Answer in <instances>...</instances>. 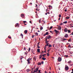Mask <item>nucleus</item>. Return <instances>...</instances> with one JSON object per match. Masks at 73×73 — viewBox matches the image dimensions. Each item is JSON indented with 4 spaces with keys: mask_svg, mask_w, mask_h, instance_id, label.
I'll return each mask as SVG.
<instances>
[{
    "mask_svg": "<svg viewBox=\"0 0 73 73\" xmlns=\"http://www.w3.org/2000/svg\"><path fill=\"white\" fill-rule=\"evenodd\" d=\"M31 60V58H29L27 60V61L28 62L27 64H30V61Z\"/></svg>",
    "mask_w": 73,
    "mask_h": 73,
    "instance_id": "f257e3e1",
    "label": "nucleus"
},
{
    "mask_svg": "<svg viewBox=\"0 0 73 73\" xmlns=\"http://www.w3.org/2000/svg\"><path fill=\"white\" fill-rule=\"evenodd\" d=\"M46 38H47V39H50L51 38V36L50 35H48L46 37Z\"/></svg>",
    "mask_w": 73,
    "mask_h": 73,
    "instance_id": "f03ea898",
    "label": "nucleus"
},
{
    "mask_svg": "<svg viewBox=\"0 0 73 73\" xmlns=\"http://www.w3.org/2000/svg\"><path fill=\"white\" fill-rule=\"evenodd\" d=\"M38 70V68L37 67L34 70V72L35 73H36V72H37Z\"/></svg>",
    "mask_w": 73,
    "mask_h": 73,
    "instance_id": "7ed1b4c3",
    "label": "nucleus"
},
{
    "mask_svg": "<svg viewBox=\"0 0 73 73\" xmlns=\"http://www.w3.org/2000/svg\"><path fill=\"white\" fill-rule=\"evenodd\" d=\"M58 60L59 62H61V60H62V59L61 57H59L58 59Z\"/></svg>",
    "mask_w": 73,
    "mask_h": 73,
    "instance_id": "20e7f679",
    "label": "nucleus"
},
{
    "mask_svg": "<svg viewBox=\"0 0 73 73\" xmlns=\"http://www.w3.org/2000/svg\"><path fill=\"white\" fill-rule=\"evenodd\" d=\"M64 31L65 32H68V29L66 28H64Z\"/></svg>",
    "mask_w": 73,
    "mask_h": 73,
    "instance_id": "39448f33",
    "label": "nucleus"
},
{
    "mask_svg": "<svg viewBox=\"0 0 73 73\" xmlns=\"http://www.w3.org/2000/svg\"><path fill=\"white\" fill-rule=\"evenodd\" d=\"M65 69L66 70H68L69 69V67L68 66H65Z\"/></svg>",
    "mask_w": 73,
    "mask_h": 73,
    "instance_id": "423d86ee",
    "label": "nucleus"
},
{
    "mask_svg": "<svg viewBox=\"0 0 73 73\" xmlns=\"http://www.w3.org/2000/svg\"><path fill=\"white\" fill-rule=\"evenodd\" d=\"M68 35L67 34H66L65 35H64V37L66 38H67V37H68Z\"/></svg>",
    "mask_w": 73,
    "mask_h": 73,
    "instance_id": "0eeeda50",
    "label": "nucleus"
},
{
    "mask_svg": "<svg viewBox=\"0 0 73 73\" xmlns=\"http://www.w3.org/2000/svg\"><path fill=\"white\" fill-rule=\"evenodd\" d=\"M21 17L23 18V17H24V15L23 14H22L21 15Z\"/></svg>",
    "mask_w": 73,
    "mask_h": 73,
    "instance_id": "6e6552de",
    "label": "nucleus"
},
{
    "mask_svg": "<svg viewBox=\"0 0 73 73\" xmlns=\"http://www.w3.org/2000/svg\"><path fill=\"white\" fill-rule=\"evenodd\" d=\"M48 34H49V33H48V32H47L46 33V34H44V35H43V36H45L46 35H48Z\"/></svg>",
    "mask_w": 73,
    "mask_h": 73,
    "instance_id": "1a4fd4ad",
    "label": "nucleus"
},
{
    "mask_svg": "<svg viewBox=\"0 0 73 73\" xmlns=\"http://www.w3.org/2000/svg\"><path fill=\"white\" fill-rule=\"evenodd\" d=\"M27 32H28V31L27 30H26L24 31V33L25 34H27Z\"/></svg>",
    "mask_w": 73,
    "mask_h": 73,
    "instance_id": "9d476101",
    "label": "nucleus"
},
{
    "mask_svg": "<svg viewBox=\"0 0 73 73\" xmlns=\"http://www.w3.org/2000/svg\"><path fill=\"white\" fill-rule=\"evenodd\" d=\"M58 30H61V26H59L58 27Z\"/></svg>",
    "mask_w": 73,
    "mask_h": 73,
    "instance_id": "9b49d317",
    "label": "nucleus"
},
{
    "mask_svg": "<svg viewBox=\"0 0 73 73\" xmlns=\"http://www.w3.org/2000/svg\"><path fill=\"white\" fill-rule=\"evenodd\" d=\"M54 31H55V33H58V31H57V30H56V29L54 30Z\"/></svg>",
    "mask_w": 73,
    "mask_h": 73,
    "instance_id": "f8f14e48",
    "label": "nucleus"
},
{
    "mask_svg": "<svg viewBox=\"0 0 73 73\" xmlns=\"http://www.w3.org/2000/svg\"><path fill=\"white\" fill-rule=\"evenodd\" d=\"M37 50L38 51V53H39V52H40V49H37Z\"/></svg>",
    "mask_w": 73,
    "mask_h": 73,
    "instance_id": "ddd939ff",
    "label": "nucleus"
},
{
    "mask_svg": "<svg viewBox=\"0 0 73 73\" xmlns=\"http://www.w3.org/2000/svg\"><path fill=\"white\" fill-rule=\"evenodd\" d=\"M42 57V55L40 54L39 56V59H41V57Z\"/></svg>",
    "mask_w": 73,
    "mask_h": 73,
    "instance_id": "4468645a",
    "label": "nucleus"
},
{
    "mask_svg": "<svg viewBox=\"0 0 73 73\" xmlns=\"http://www.w3.org/2000/svg\"><path fill=\"white\" fill-rule=\"evenodd\" d=\"M27 72H29V71H31V70L29 69H28L27 70Z\"/></svg>",
    "mask_w": 73,
    "mask_h": 73,
    "instance_id": "2eb2a0df",
    "label": "nucleus"
},
{
    "mask_svg": "<svg viewBox=\"0 0 73 73\" xmlns=\"http://www.w3.org/2000/svg\"><path fill=\"white\" fill-rule=\"evenodd\" d=\"M42 59L43 60H46V58L44 57H43L42 58Z\"/></svg>",
    "mask_w": 73,
    "mask_h": 73,
    "instance_id": "dca6fc26",
    "label": "nucleus"
},
{
    "mask_svg": "<svg viewBox=\"0 0 73 73\" xmlns=\"http://www.w3.org/2000/svg\"><path fill=\"white\" fill-rule=\"evenodd\" d=\"M68 64H71V61H69L68 62Z\"/></svg>",
    "mask_w": 73,
    "mask_h": 73,
    "instance_id": "f3484780",
    "label": "nucleus"
},
{
    "mask_svg": "<svg viewBox=\"0 0 73 73\" xmlns=\"http://www.w3.org/2000/svg\"><path fill=\"white\" fill-rule=\"evenodd\" d=\"M43 29V27H40V30H42V29Z\"/></svg>",
    "mask_w": 73,
    "mask_h": 73,
    "instance_id": "a211bd4d",
    "label": "nucleus"
},
{
    "mask_svg": "<svg viewBox=\"0 0 73 73\" xmlns=\"http://www.w3.org/2000/svg\"><path fill=\"white\" fill-rule=\"evenodd\" d=\"M35 34L36 35V36H38V34L37 33H36Z\"/></svg>",
    "mask_w": 73,
    "mask_h": 73,
    "instance_id": "6ab92c4d",
    "label": "nucleus"
},
{
    "mask_svg": "<svg viewBox=\"0 0 73 73\" xmlns=\"http://www.w3.org/2000/svg\"><path fill=\"white\" fill-rule=\"evenodd\" d=\"M47 11H48V10L47 9L46 10V12L47 13H48V14H50V13H49V12H47Z\"/></svg>",
    "mask_w": 73,
    "mask_h": 73,
    "instance_id": "aec40b11",
    "label": "nucleus"
},
{
    "mask_svg": "<svg viewBox=\"0 0 73 73\" xmlns=\"http://www.w3.org/2000/svg\"><path fill=\"white\" fill-rule=\"evenodd\" d=\"M70 26L71 27H73V24H70Z\"/></svg>",
    "mask_w": 73,
    "mask_h": 73,
    "instance_id": "412c9836",
    "label": "nucleus"
},
{
    "mask_svg": "<svg viewBox=\"0 0 73 73\" xmlns=\"http://www.w3.org/2000/svg\"><path fill=\"white\" fill-rule=\"evenodd\" d=\"M41 63L39 62L38 63V65H41Z\"/></svg>",
    "mask_w": 73,
    "mask_h": 73,
    "instance_id": "4be33fe9",
    "label": "nucleus"
},
{
    "mask_svg": "<svg viewBox=\"0 0 73 73\" xmlns=\"http://www.w3.org/2000/svg\"><path fill=\"white\" fill-rule=\"evenodd\" d=\"M67 21H66L65 22H63V23H64V24H67Z\"/></svg>",
    "mask_w": 73,
    "mask_h": 73,
    "instance_id": "5701e85b",
    "label": "nucleus"
},
{
    "mask_svg": "<svg viewBox=\"0 0 73 73\" xmlns=\"http://www.w3.org/2000/svg\"><path fill=\"white\" fill-rule=\"evenodd\" d=\"M69 18H70V17H66V19H69Z\"/></svg>",
    "mask_w": 73,
    "mask_h": 73,
    "instance_id": "b1692460",
    "label": "nucleus"
},
{
    "mask_svg": "<svg viewBox=\"0 0 73 73\" xmlns=\"http://www.w3.org/2000/svg\"><path fill=\"white\" fill-rule=\"evenodd\" d=\"M30 50H31V48H29L28 50V51L29 52H30Z\"/></svg>",
    "mask_w": 73,
    "mask_h": 73,
    "instance_id": "393cba45",
    "label": "nucleus"
},
{
    "mask_svg": "<svg viewBox=\"0 0 73 73\" xmlns=\"http://www.w3.org/2000/svg\"><path fill=\"white\" fill-rule=\"evenodd\" d=\"M51 49V48H50L49 50H48V52H49L50 51V50Z\"/></svg>",
    "mask_w": 73,
    "mask_h": 73,
    "instance_id": "a878e982",
    "label": "nucleus"
},
{
    "mask_svg": "<svg viewBox=\"0 0 73 73\" xmlns=\"http://www.w3.org/2000/svg\"><path fill=\"white\" fill-rule=\"evenodd\" d=\"M48 47H52V45L51 44H49Z\"/></svg>",
    "mask_w": 73,
    "mask_h": 73,
    "instance_id": "bb28decb",
    "label": "nucleus"
},
{
    "mask_svg": "<svg viewBox=\"0 0 73 73\" xmlns=\"http://www.w3.org/2000/svg\"><path fill=\"white\" fill-rule=\"evenodd\" d=\"M31 52H32V53H33V49H32L31 50Z\"/></svg>",
    "mask_w": 73,
    "mask_h": 73,
    "instance_id": "cd10ccee",
    "label": "nucleus"
},
{
    "mask_svg": "<svg viewBox=\"0 0 73 73\" xmlns=\"http://www.w3.org/2000/svg\"><path fill=\"white\" fill-rule=\"evenodd\" d=\"M59 17H61V14H59Z\"/></svg>",
    "mask_w": 73,
    "mask_h": 73,
    "instance_id": "c85d7f7f",
    "label": "nucleus"
},
{
    "mask_svg": "<svg viewBox=\"0 0 73 73\" xmlns=\"http://www.w3.org/2000/svg\"><path fill=\"white\" fill-rule=\"evenodd\" d=\"M46 54H43L42 56H43V57H45V56H46Z\"/></svg>",
    "mask_w": 73,
    "mask_h": 73,
    "instance_id": "c756f323",
    "label": "nucleus"
},
{
    "mask_svg": "<svg viewBox=\"0 0 73 73\" xmlns=\"http://www.w3.org/2000/svg\"><path fill=\"white\" fill-rule=\"evenodd\" d=\"M33 58H34V60H35V61H36V58H35V57H34Z\"/></svg>",
    "mask_w": 73,
    "mask_h": 73,
    "instance_id": "7c9ffc66",
    "label": "nucleus"
},
{
    "mask_svg": "<svg viewBox=\"0 0 73 73\" xmlns=\"http://www.w3.org/2000/svg\"><path fill=\"white\" fill-rule=\"evenodd\" d=\"M68 33H70V30H68Z\"/></svg>",
    "mask_w": 73,
    "mask_h": 73,
    "instance_id": "2f4dec72",
    "label": "nucleus"
},
{
    "mask_svg": "<svg viewBox=\"0 0 73 73\" xmlns=\"http://www.w3.org/2000/svg\"><path fill=\"white\" fill-rule=\"evenodd\" d=\"M21 36L22 37H23V34H22V33L21 34Z\"/></svg>",
    "mask_w": 73,
    "mask_h": 73,
    "instance_id": "473e14b6",
    "label": "nucleus"
},
{
    "mask_svg": "<svg viewBox=\"0 0 73 73\" xmlns=\"http://www.w3.org/2000/svg\"><path fill=\"white\" fill-rule=\"evenodd\" d=\"M40 44V42H38V45H37V46H39V45Z\"/></svg>",
    "mask_w": 73,
    "mask_h": 73,
    "instance_id": "72a5a7b5",
    "label": "nucleus"
},
{
    "mask_svg": "<svg viewBox=\"0 0 73 73\" xmlns=\"http://www.w3.org/2000/svg\"><path fill=\"white\" fill-rule=\"evenodd\" d=\"M52 28H53V27L52 26H51L50 28V29H52Z\"/></svg>",
    "mask_w": 73,
    "mask_h": 73,
    "instance_id": "f704fd0d",
    "label": "nucleus"
},
{
    "mask_svg": "<svg viewBox=\"0 0 73 73\" xmlns=\"http://www.w3.org/2000/svg\"><path fill=\"white\" fill-rule=\"evenodd\" d=\"M27 23V21H23V23Z\"/></svg>",
    "mask_w": 73,
    "mask_h": 73,
    "instance_id": "c9c22d12",
    "label": "nucleus"
},
{
    "mask_svg": "<svg viewBox=\"0 0 73 73\" xmlns=\"http://www.w3.org/2000/svg\"><path fill=\"white\" fill-rule=\"evenodd\" d=\"M17 26H19V25H15V27H17Z\"/></svg>",
    "mask_w": 73,
    "mask_h": 73,
    "instance_id": "e433bc0d",
    "label": "nucleus"
},
{
    "mask_svg": "<svg viewBox=\"0 0 73 73\" xmlns=\"http://www.w3.org/2000/svg\"><path fill=\"white\" fill-rule=\"evenodd\" d=\"M64 56L65 57H68V55H65Z\"/></svg>",
    "mask_w": 73,
    "mask_h": 73,
    "instance_id": "4c0bfd02",
    "label": "nucleus"
},
{
    "mask_svg": "<svg viewBox=\"0 0 73 73\" xmlns=\"http://www.w3.org/2000/svg\"><path fill=\"white\" fill-rule=\"evenodd\" d=\"M70 35H73V32L71 34H70Z\"/></svg>",
    "mask_w": 73,
    "mask_h": 73,
    "instance_id": "58836bf2",
    "label": "nucleus"
},
{
    "mask_svg": "<svg viewBox=\"0 0 73 73\" xmlns=\"http://www.w3.org/2000/svg\"><path fill=\"white\" fill-rule=\"evenodd\" d=\"M40 72H41V70H39L38 71V72H39V73H40Z\"/></svg>",
    "mask_w": 73,
    "mask_h": 73,
    "instance_id": "ea45409f",
    "label": "nucleus"
},
{
    "mask_svg": "<svg viewBox=\"0 0 73 73\" xmlns=\"http://www.w3.org/2000/svg\"><path fill=\"white\" fill-rule=\"evenodd\" d=\"M46 46H44V50H46Z\"/></svg>",
    "mask_w": 73,
    "mask_h": 73,
    "instance_id": "a19ab883",
    "label": "nucleus"
},
{
    "mask_svg": "<svg viewBox=\"0 0 73 73\" xmlns=\"http://www.w3.org/2000/svg\"><path fill=\"white\" fill-rule=\"evenodd\" d=\"M66 9H67L66 8V10H65V12H67V10Z\"/></svg>",
    "mask_w": 73,
    "mask_h": 73,
    "instance_id": "79ce46f5",
    "label": "nucleus"
},
{
    "mask_svg": "<svg viewBox=\"0 0 73 73\" xmlns=\"http://www.w3.org/2000/svg\"><path fill=\"white\" fill-rule=\"evenodd\" d=\"M49 42V41H46V43H48Z\"/></svg>",
    "mask_w": 73,
    "mask_h": 73,
    "instance_id": "37998d69",
    "label": "nucleus"
},
{
    "mask_svg": "<svg viewBox=\"0 0 73 73\" xmlns=\"http://www.w3.org/2000/svg\"><path fill=\"white\" fill-rule=\"evenodd\" d=\"M48 7L50 8V7H52L50 5H49L48 6Z\"/></svg>",
    "mask_w": 73,
    "mask_h": 73,
    "instance_id": "c03bdc74",
    "label": "nucleus"
},
{
    "mask_svg": "<svg viewBox=\"0 0 73 73\" xmlns=\"http://www.w3.org/2000/svg\"><path fill=\"white\" fill-rule=\"evenodd\" d=\"M44 64V61H42V62H41V64Z\"/></svg>",
    "mask_w": 73,
    "mask_h": 73,
    "instance_id": "a18cd8bd",
    "label": "nucleus"
},
{
    "mask_svg": "<svg viewBox=\"0 0 73 73\" xmlns=\"http://www.w3.org/2000/svg\"><path fill=\"white\" fill-rule=\"evenodd\" d=\"M47 54V56H49V54L48 53Z\"/></svg>",
    "mask_w": 73,
    "mask_h": 73,
    "instance_id": "49530a36",
    "label": "nucleus"
},
{
    "mask_svg": "<svg viewBox=\"0 0 73 73\" xmlns=\"http://www.w3.org/2000/svg\"><path fill=\"white\" fill-rule=\"evenodd\" d=\"M34 36H34V35H32V38H33V37H34Z\"/></svg>",
    "mask_w": 73,
    "mask_h": 73,
    "instance_id": "de8ad7c7",
    "label": "nucleus"
},
{
    "mask_svg": "<svg viewBox=\"0 0 73 73\" xmlns=\"http://www.w3.org/2000/svg\"><path fill=\"white\" fill-rule=\"evenodd\" d=\"M8 38H11V37H10L9 36H8Z\"/></svg>",
    "mask_w": 73,
    "mask_h": 73,
    "instance_id": "09e8293b",
    "label": "nucleus"
},
{
    "mask_svg": "<svg viewBox=\"0 0 73 73\" xmlns=\"http://www.w3.org/2000/svg\"><path fill=\"white\" fill-rule=\"evenodd\" d=\"M24 49L25 50H26V49H25V47H24Z\"/></svg>",
    "mask_w": 73,
    "mask_h": 73,
    "instance_id": "8fccbe9b",
    "label": "nucleus"
},
{
    "mask_svg": "<svg viewBox=\"0 0 73 73\" xmlns=\"http://www.w3.org/2000/svg\"><path fill=\"white\" fill-rule=\"evenodd\" d=\"M63 40H66V39L64 38Z\"/></svg>",
    "mask_w": 73,
    "mask_h": 73,
    "instance_id": "3c124183",
    "label": "nucleus"
},
{
    "mask_svg": "<svg viewBox=\"0 0 73 73\" xmlns=\"http://www.w3.org/2000/svg\"><path fill=\"white\" fill-rule=\"evenodd\" d=\"M68 48H70V45H69L68 46Z\"/></svg>",
    "mask_w": 73,
    "mask_h": 73,
    "instance_id": "603ef678",
    "label": "nucleus"
},
{
    "mask_svg": "<svg viewBox=\"0 0 73 73\" xmlns=\"http://www.w3.org/2000/svg\"><path fill=\"white\" fill-rule=\"evenodd\" d=\"M36 11H39V10H38V9H36Z\"/></svg>",
    "mask_w": 73,
    "mask_h": 73,
    "instance_id": "864d4df0",
    "label": "nucleus"
},
{
    "mask_svg": "<svg viewBox=\"0 0 73 73\" xmlns=\"http://www.w3.org/2000/svg\"><path fill=\"white\" fill-rule=\"evenodd\" d=\"M72 41V40H68V42H69V41Z\"/></svg>",
    "mask_w": 73,
    "mask_h": 73,
    "instance_id": "5fc2aeb1",
    "label": "nucleus"
},
{
    "mask_svg": "<svg viewBox=\"0 0 73 73\" xmlns=\"http://www.w3.org/2000/svg\"><path fill=\"white\" fill-rule=\"evenodd\" d=\"M29 23H31H31H32V21H29Z\"/></svg>",
    "mask_w": 73,
    "mask_h": 73,
    "instance_id": "6e6d98bb",
    "label": "nucleus"
},
{
    "mask_svg": "<svg viewBox=\"0 0 73 73\" xmlns=\"http://www.w3.org/2000/svg\"><path fill=\"white\" fill-rule=\"evenodd\" d=\"M47 39H48V38H46V41H47Z\"/></svg>",
    "mask_w": 73,
    "mask_h": 73,
    "instance_id": "4d7b16f0",
    "label": "nucleus"
},
{
    "mask_svg": "<svg viewBox=\"0 0 73 73\" xmlns=\"http://www.w3.org/2000/svg\"><path fill=\"white\" fill-rule=\"evenodd\" d=\"M36 5V8H37V4Z\"/></svg>",
    "mask_w": 73,
    "mask_h": 73,
    "instance_id": "13d9d810",
    "label": "nucleus"
},
{
    "mask_svg": "<svg viewBox=\"0 0 73 73\" xmlns=\"http://www.w3.org/2000/svg\"><path fill=\"white\" fill-rule=\"evenodd\" d=\"M24 54H27V52H24Z\"/></svg>",
    "mask_w": 73,
    "mask_h": 73,
    "instance_id": "bf43d9fd",
    "label": "nucleus"
},
{
    "mask_svg": "<svg viewBox=\"0 0 73 73\" xmlns=\"http://www.w3.org/2000/svg\"><path fill=\"white\" fill-rule=\"evenodd\" d=\"M38 48H40V46H38Z\"/></svg>",
    "mask_w": 73,
    "mask_h": 73,
    "instance_id": "052dcab7",
    "label": "nucleus"
},
{
    "mask_svg": "<svg viewBox=\"0 0 73 73\" xmlns=\"http://www.w3.org/2000/svg\"><path fill=\"white\" fill-rule=\"evenodd\" d=\"M30 5H32V3H30Z\"/></svg>",
    "mask_w": 73,
    "mask_h": 73,
    "instance_id": "680f3d73",
    "label": "nucleus"
},
{
    "mask_svg": "<svg viewBox=\"0 0 73 73\" xmlns=\"http://www.w3.org/2000/svg\"><path fill=\"white\" fill-rule=\"evenodd\" d=\"M46 46H48V44H46Z\"/></svg>",
    "mask_w": 73,
    "mask_h": 73,
    "instance_id": "e2e57ef3",
    "label": "nucleus"
},
{
    "mask_svg": "<svg viewBox=\"0 0 73 73\" xmlns=\"http://www.w3.org/2000/svg\"><path fill=\"white\" fill-rule=\"evenodd\" d=\"M23 57H22L21 58V60H22V59H23Z\"/></svg>",
    "mask_w": 73,
    "mask_h": 73,
    "instance_id": "0e129e2a",
    "label": "nucleus"
},
{
    "mask_svg": "<svg viewBox=\"0 0 73 73\" xmlns=\"http://www.w3.org/2000/svg\"><path fill=\"white\" fill-rule=\"evenodd\" d=\"M45 15H47V13H46L45 14Z\"/></svg>",
    "mask_w": 73,
    "mask_h": 73,
    "instance_id": "69168bd1",
    "label": "nucleus"
},
{
    "mask_svg": "<svg viewBox=\"0 0 73 73\" xmlns=\"http://www.w3.org/2000/svg\"><path fill=\"white\" fill-rule=\"evenodd\" d=\"M50 33H52V31H50Z\"/></svg>",
    "mask_w": 73,
    "mask_h": 73,
    "instance_id": "338daca9",
    "label": "nucleus"
},
{
    "mask_svg": "<svg viewBox=\"0 0 73 73\" xmlns=\"http://www.w3.org/2000/svg\"><path fill=\"white\" fill-rule=\"evenodd\" d=\"M45 73H47V72H46V71H45Z\"/></svg>",
    "mask_w": 73,
    "mask_h": 73,
    "instance_id": "774afa93",
    "label": "nucleus"
}]
</instances>
